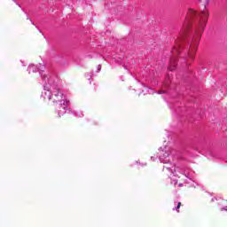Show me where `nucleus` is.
I'll list each match as a JSON object with an SVG mask.
<instances>
[{
	"instance_id": "1",
	"label": "nucleus",
	"mask_w": 227,
	"mask_h": 227,
	"mask_svg": "<svg viewBox=\"0 0 227 227\" xmlns=\"http://www.w3.org/2000/svg\"><path fill=\"white\" fill-rule=\"evenodd\" d=\"M172 149L169 146H165L164 148H160V161L163 164H167L163 167V171L167 173L168 178L171 180V184L178 185V178L183 175L185 176L186 180H184L185 184L189 185V187H196L198 183L194 181V171L187 167H175L173 164H169L170 160H173V156L171 155Z\"/></svg>"
},
{
	"instance_id": "2",
	"label": "nucleus",
	"mask_w": 227,
	"mask_h": 227,
	"mask_svg": "<svg viewBox=\"0 0 227 227\" xmlns=\"http://www.w3.org/2000/svg\"><path fill=\"white\" fill-rule=\"evenodd\" d=\"M192 17H199V21L197 27L195 29V34L192 38V42L189 43L187 55L185 61L189 65V61H194V56L196 55V51H198V45L200 43V38H201V33L205 30V26H207V19H208V12L206 10L202 11V13H198L196 11L190 9L187 12L186 22L180 34V39L184 40L187 36V31H189V24Z\"/></svg>"
},
{
	"instance_id": "3",
	"label": "nucleus",
	"mask_w": 227,
	"mask_h": 227,
	"mask_svg": "<svg viewBox=\"0 0 227 227\" xmlns=\"http://www.w3.org/2000/svg\"><path fill=\"white\" fill-rule=\"evenodd\" d=\"M40 74L43 86L41 97L44 100L59 104L58 115L59 117L63 116L67 114V108L68 107L69 101L67 99V96L63 95V91L54 84V77L49 72L42 71Z\"/></svg>"
},
{
	"instance_id": "4",
	"label": "nucleus",
	"mask_w": 227,
	"mask_h": 227,
	"mask_svg": "<svg viewBox=\"0 0 227 227\" xmlns=\"http://www.w3.org/2000/svg\"><path fill=\"white\" fill-rule=\"evenodd\" d=\"M179 45L176 46L173 51L172 53L174 54V56L171 58L170 61H169V67H168V70H170V72H173V70H175V68H176V54H180V49H179Z\"/></svg>"
},
{
	"instance_id": "5",
	"label": "nucleus",
	"mask_w": 227,
	"mask_h": 227,
	"mask_svg": "<svg viewBox=\"0 0 227 227\" xmlns=\"http://www.w3.org/2000/svg\"><path fill=\"white\" fill-rule=\"evenodd\" d=\"M220 210L222 212H227V200H221L219 201Z\"/></svg>"
},
{
	"instance_id": "6",
	"label": "nucleus",
	"mask_w": 227,
	"mask_h": 227,
	"mask_svg": "<svg viewBox=\"0 0 227 227\" xmlns=\"http://www.w3.org/2000/svg\"><path fill=\"white\" fill-rule=\"evenodd\" d=\"M27 72H28V74H31V72H38V67H36L35 65H30L27 67Z\"/></svg>"
},
{
	"instance_id": "7",
	"label": "nucleus",
	"mask_w": 227,
	"mask_h": 227,
	"mask_svg": "<svg viewBox=\"0 0 227 227\" xmlns=\"http://www.w3.org/2000/svg\"><path fill=\"white\" fill-rule=\"evenodd\" d=\"M200 3H202L204 8H207V5L208 4V0H199Z\"/></svg>"
},
{
	"instance_id": "8",
	"label": "nucleus",
	"mask_w": 227,
	"mask_h": 227,
	"mask_svg": "<svg viewBox=\"0 0 227 227\" xmlns=\"http://www.w3.org/2000/svg\"><path fill=\"white\" fill-rule=\"evenodd\" d=\"M74 116H78L79 118L84 116L82 112H74Z\"/></svg>"
},
{
	"instance_id": "9",
	"label": "nucleus",
	"mask_w": 227,
	"mask_h": 227,
	"mask_svg": "<svg viewBox=\"0 0 227 227\" xmlns=\"http://www.w3.org/2000/svg\"><path fill=\"white\" fill-rule=\"evenodd\" d=\"M181 206H182V203L179 202L177 204V207L176 208H174V210H178V208H180Z\"/></svg>"
},
{
	"instance_id": "10",
	"label": "nucleus",
	"mask_w": 227,
	"mask_h": 227,
	"mask_svg": "<svg viewBox=\"0 0 227 227\" xmlns=\"http://www.w3.org/2000/svg\"><path fill=\"white\" fill-rule=\"evenodd\" d=\"M100 70H102V66L99 65V66L98 67V72H100Z\"/></svg>"
},
{
	"instance_id": "11",
	"label": "nucleus",
	"mask_w": 227,
	"mask_h": 227,
	"mask_svg": "<svg viewBox=\"0 0 227 227\" xmlns=\"http://www.w3.org/2000/svg\"><path fill=\"white\" fill-rule=\"evenodd\" d=\"M177 187H184V184H177Z\"/></svg>"
},
{
	"instance_id": "12",
	"label": "nucleus",
	"mask_w": 227,
	"mask_h": 227,
	"mask_svg": "<svg viewBox=\"0 0 227 227\" xmlns=\"http://www.w3.org/2000/svg\"><path fill=\"white\" fill-rule=\"evenodd\" d=\"M159 95H162V93H165L164 91H159Z\"/></svg>"
},
{
	"instance_id": "13",
	"label": "nucleus",
	"mask_w": 227,
	"mask_h": 227,
	"mask_svg": "<svg viewBox=\"0 0 227 227\" xmlns=\"http://www.w3.org/2000/svg\"><path fill=\"white\" fill-rule=\"evenodd\" d=\"M151 159H152V160H155V158L153 156V157H151Z\"/></svg>"
},
{
	"instance_id": "14",
	"label": "nucleus",
	"mask_w": 227,
	"mask_h": 227,
	"mask_svg": "<svg viewBox=\"0 0 227 227\" xmlns=\"http://www.w3.org/2000/svg\"><path fill=\"white\" fill-rule=\"evenodd\" d=\"M215 200V199H212V201H214Z\"/></svg>"
}]
</instances>
